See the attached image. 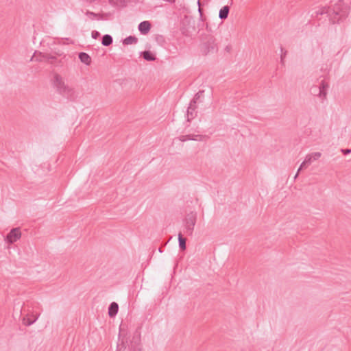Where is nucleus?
Here are the masks:
<instances>
[{"instance_id": "21", "label": "nucleus", "mask_w": 351, "mask_h": 351, "mask_svg": "<svg viewBox=\"0 0 351 351\" xmlns=\"http://www.w3.org/2000/svg\"><path fill=\"white\" fill-rule=\"evenodd\" d=\"M280 52H281V54H280V62L282 65L285 64V58L286 57V55L287 53V51L286 50L284 49V48L282 47H280Z\"/></svg>"}, {"instance_id": "24", "label": "nucleus", "mask_w": 351, "mask_h": 351, "mask_svg": "<svg viewBox=\"0 0 351 351\" xmlns=\"http://www.w3.org/2000/svg\"><path fill=\"white\" fill-rule=\"evenodd\" d=\"M130 351H142V348L140 346H137L131 348Z\"/></svg>"}, {"instance_id": "13", "label": "nucleus", "mask_w": 351, "mask_h": 351, "mask_svg": "<svg viewBox=\"0 0 351 351\" xmlns=\"http://www.w3.org/2000/svg\"><path fill=\"white\" fill-rule=\"evenodd\" d=\"M230 11V8L228 5H225L222 8L220 9L219 13V17L221 20L226 19L228 16Z\"/></svg>"}, {"instance_id": "20", "label": "nucleus", "mask_w": 351, "mask_h": 351, "mask_svg": "<svg viewBox=\"0 0 351 351\" xmlns=\"http://www.w3.org/2000/svg\"><path fill=\"white\" fill-rule=\"evenodd\" d=\"M204 90H199L197 93H196L193 97V99L191 101L190 103L196 105L197 101L200 98L202 95L203 94Z\"/></svg>"}, {"instance_id": "26", "label": "nucleus", "mask_w": 351, "mask_h": 351, "mask_svg": "<svg viewBox=\"0 0 351 351\" xmlns=\"http://www.w3.org/2000/svg\"><path fill=\"white\" fill-rule=\"evenodd\" d=\"M331 12V10H329V11L327 10H326V8H324V10L320 12L321 14H323L324 13H329V14H330V12ZM332 13V12H331V14Z\"/></svg>"}, {"instance_id": "10", "label": "nucleus", "mask_w": 351, "mask_h": 351, "mask_svg": "<svg viewBox=\"0 0 351 351\" xmlns=\"http://www.w3.org/2000/svg\"><path fill=\"white\" fill-rule=\"evenodd\" d=\"M118 310H119V305L117 302H112L109 307H108V315L110 317H114L117 313H118Z\"/></svg>"}, {"instance_id": "12", "label": "nucleus", "mask_w": 351, "mask_h": 351, "mask_svg": "<svg viewBox=\"0 0 351 351\" xmlns=\"http://www.w3.org/2000/svg\"><path fill=\"white\" fill-rule=\"evenodd\" d=\"M79 59L80 60V61L82 62H83L84 64H85L86 65H90V63H91V58L90 56L85 53V52H80L79 53Z\"/></svg>"}, {"instance_id": "2", "label": "nucleus", "mask_w": 351, "mask_h": 351, "mask_svg": "<svg viewBox=\"0 0 351 351\" xmlns=\"http://www.w3.org/2000/svg\"><path fill=\"white\" fill-rule=\"evenodd\" d=\"M343 3L341 0H339V2L334 5L332 13L330 14V21L332 23H339L341 20L347 16V10L346 8H343Z\"/></svg>"}, {"instance_id": "5", "label": "nucleus", "mask_w": 351, "mask_h": 351, "mask_svg": "<svg viewBox=\"0 0 351 351\" xmlns=\"http://www.w3.org/2000/svg\"><path fill=\"white\" fill-rule=\"evenodd\" d=\"M218 49L217 44L213 37L209 38L207 41L204 44L203 52L205 54L209 53H213L217 51Z\"/></svg>"}, {"instance_id": "18", "label": "nucleus", "mask_w": 351, "mask_h": 351, "mask_svg": "<svg viewBox=\"0 0 351 351\" xmlns=\"http://www.w3.org/2000/svg\"><path fill=\"white\" fill-rule=\"evenodd\" d=\"M186 239L182 237L181 233L178 234V243L179 247L182 250H184L186 249Z\"/></svg>"}, {"instance_id": "23", "label": "nucleus", "mask_w": 351, "mask_h": 351, "mask_svg": "<svg viewBox=\"0 0 351 351\" xmlns=\"http://www.w3.org/2000/svg\"><path fill=\"white\" fill-rule=\"evenodd\" d=\"M306 164H308V162H305V160L301 164L300 168L298 170L296 175L295 176V178L298 176L299 171L304 167V165Z\"/></svg>"}, {"instance_id": "11", "label": "nucleus", "mask_w": 351, "mask_h": 351, "mask_svg": "<svg viewBox=\"0 0 351 351\" xmlns=\"http://www.w3.org/2000/svg\"><path fill=\"white\" fill-rule=\"evenodd\" d=\"M322 156L320 152H314L312 154H307L305 158V162L311 164L313 161L318 160Z\"/></svg>"}, {"instance_id": "19", "label": "nucleus", "mask_w": 351, "mask_h": 351, "mask_svg": "<svg viewBox=\"0 0 351 351\" xmlns=\"http://www.w3.org/2000/svg\"><path fill=\"white\" fill-rule=\"evenodd\" d=\"M86 15L92 19H95V17H97L99 19H104V14H97V13H95V12H93L90 11H87L86 12Z\"/></svg>"}, {"instance_id": "4", "label": "nucleus", "mask_w": 351, "mask_h": 351, "mask_svg": "<svg viewBox=\"0 0 351 351\" xmlns=\"http://www.w3.org/2000/svg\"><path fill=\"white\" fill-rule=\"evenodd\" d=\"M329 85L324 80H322L319 86H314L311 90L312 93L318 96L322 99H325L327 96V90Z\"/></svg>"}, {"instance_id": "25", "label": "nucleus", "mask_w": 351, "mask_h": 351, "mask_svg": "<svg viewBox=\"0 0 351 351\" xmlns=\"http://www.w3.org/2000/svg\"><path fill=\"white\" fill-rule=\"evenodd\" d=\"M341 152L344 154H348L351 152V149H341Z\"/></svg>"}, {"instance_id": "15", "label": "nucleus", "mask_w": 351, "mask_h": 351, "mask_svg": "<svg viewBox=\"0 0 351 351\" xmlns=\"http://www.w3.org/2000/svg\"><path fill=\"white\" fill-rule=\"evenodd\" d=\"M143 58L147 61H154L156 56L150 51H145L142 53Z\"/></svg>"}, {"instance_id": "14", "label": "nucleus", "mask_w": 351, "mask_h": 351, "mask_svg": "<svg viewBox=\"0 0 351 351\" xmlns=\"http://www.w3.org/2000/svg\"><path fill=\"white\" fill-rule=\"evenodd\" d=\"M112 37L109 34H106L102 37L101 44L105 47H108L112 43Z\"/></svg>"}, {"instance_id": "7", "label": "nucleus", "mask_w": 351, "mask_h": 351, "mask_svg": "<svg viewBox=\"0 0 351 351\" xmlns=\"http://www.w3.org/2000/svg\"><path fill=\"white\" fill-rule=\"evenodd\" d=\"M204 138V136L200 134H186L182 135L179 137L180 141L184 142L186 141H201Z\"/></svg>"}, {"instance_id": "1", "label": "nucleus", "mask_w": 351, "mask_h": 351, "mask_svg": "<svg viewBox=\"0 0 351 351\" xmlns=\"http://www.w3.org/2000/svg\"><path fill=\"white\" fill-rule=\"evenodd\" d=\"M53 86L60 94L68 98L73 97L74 90L64 83L62 77L59 74L56 73L53 75Z\"/></svg>"}, {"instance_id": "17", "label": "nucleus", "mask_w": 351, "mask_h": 351, "mask_svg": "<svg viewBox=\"0 0 351 351\" xmlns=\"http://www.w3.org/2000/svg\"><path fill=\"white\" fill-rule=\"evenodd\" d=\"M137 41H138L137 38H136L135 36H130L123 40V43L124 45H128L136 44L137 43Z\"/></svg>"}, {"instance_id": "3", "label": "nucleus", "mask_w": 351, "mask_h": 351, "mask_svg": "<svg viewBox=\"0 0 351 351\" xmlns=\"http://www.w3.org/2000/svg\"><path fill=\"white\" fill-rule=\"evenodd\" d=\"M196 221L197 213L195 212H191L186 215L183 222L186 234L188 235L193 234Z\"/></svg>"}, {"instance_id": "6", "label": "nucleus", "mask_w": 351, "mask_h": 351, "mask_svg": "<svg viewBox=\"0 0 351 351\" xmlns=\"http://www.w3.org/2000/svg\"><path fill=\"white\" fill-rule=\"evenodd\" d=\"M21 237V232L19 228H12L10 232L7 234L5 241L9 243L12 244L17 241Z\"/></svg>"}, {"instance_id": "22", "label": "nucleus", "mask_w": 351, "mask_h": 351, "mask_svg": "<svg viewBox=\"0 0 351 351\" xmlns=\"http://www.w3.org/2000/svg\"><path fill=\"white\" fill-rule=\"evenodd\" d=\"M91 36L93 38L97 39L100 36V33L96 30H94L92 32Z\"/></svg>"}, {"instance_id": "16", "label": "nucleus", "mask_w": 351, "mask_h": 351, "mask_svg": "<svg viewBox=\"0 0 351 351\" xmlns=\"http://www.w3.org/2000/svg\"><path fill=\"white\" fill-rule=\"evenodd\" d=\"M40 314L37 315H34V319L32 318H28L27 317H24L23 319V322L26 326H30L33 324L39 317Z\"/></svg>"}, {"instance_id": "8", "label": "nucleus", "mask_w": 351, "mask_h": 351, "mask_svg": "<svg viewBox=\"0 0 351 351\" xmlns=\"http://www.w3.org/2000/svg\"><path fill=\"white\" fill-rule=\"evenodd\" d=\"M197 106L195 104H193L191 103L189 104V106L187 108L186 111V117H187V121H191L192 119H193L196 115H197V111H196Z\"/></svg>"}, {"instance_id": "9", "label": "nucleus", "mask_w": 351, "mask_h": 351, "mask_svg": "<svg viewBox=\"0 0 351 351\" xmlns=\"http://www.w3.org/2000/svg\"><path fill=\"white\" fill-rule=\"evenodd\" d=\"M151 28V24L149 21H145L139 23L138 30L142 34H147Z\"/></svg>"}]
</instances>
